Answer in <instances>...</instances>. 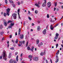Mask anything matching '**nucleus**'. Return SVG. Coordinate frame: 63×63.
Returning a JSON list of instances; mask_svg holds the SVG:
<instances>
[{"mask_svg": "<svg viewBox=\"0 0 63 63\" xmlns=\"http://www.w3.org/2000/svg\"><path fill=\"white\" fill-rule=\"evenodd\" d=\"M7 56L6 55L5 53H3V58L4 59L5 61H6L7 60V58H6Z\"/></svg>", "mask_w": 63, "mask_h": 63, "instance_id": "f257e3e1", "label": "nucleus"}, {"mask_svg": "<svg viewBox=\"0 0 63 63\" xmlns=\"http://www.w3.org/2000/svg\"><path fill=\"white\" fill-rule=\"evenodd\" d=\"M47 5L48 8H50V6H51V2H49L47 3Z\"/></svg>", "mask_w": 63, "mask_h": 63, "instance_id": "f03ea898", "label": "nucleus"}, {"mask_svg": "<svg viewBox=\"0 0 63 63\" xmlns=\"http://www.w3.org/2000/svg\"><path fill=\"white\" fill-rule=\"evenodd\" d=\"M47 3V2H46V0L45 1V2L43 3L42 5V6L43 7H45L46 6V3Z\"/></svg>", "mask_w": 63, "mask_h": 63, "instance_id": "7ed1b4c3", "label": "nucleus"}, {"mask_svg": "<svg viewBox=\"0 0 63 63\" xmlns=\"http://www.w3.org/2000/svg\"><path fill=\"white\" fill-rule=\"evenodd\" d=\"M33 60H34V61H38V60H39V59L38 57H34Z\"/></svg>", "mask_w": 63, "mask_h": 63, "instance_id": "20e7f679", "label": "nucleus"}, {"mask_svg": "<svg viewBox=\"0 0 63 63\" xmlns=\"http://www.w3.org/2000/svg\"><path fill=\"white\" fill-rule=\"evenodd\" d=\"M4 25L5 26H7V25H8V24L7 23V21H6V20H4Z\"/></svg>", "mask_w": 63, "mask_h": 63, "instance_id": "39448f33", "label": "nucleus"}, {"mask_svg": "<svg viewBox=\"0 0 63 63\" xmlns=\"http://www.w3.org/2000/svg\"><path fill=\"white\" fill-rule=\"evenodd\" d=\"M20 38L21 39H23L24 38V35L23 34H21L20 35Z\"/></svg>", "mask_w": 63, "mask_h": 63, "instance_id": "423d86ee", "label": "nucleus"}, {"mask_svg": "<svg viewBox=\"0 0 63 63\" xmlns=\"http://www.w3.org/2000/svg\"><path fill=\"white\" fill-rule=\"evenodd\" d=\"M46 31H47V30L45 29L43 32V34H46Z\"/></svg>", "mask_w": 63, "mask_h": 63, "instance_id": "0eeeda50", "label": "nucleus"}, {"mask_svg": "<svg viewBox=\"0 0 63 63\" xmlns=\"http://www.w3.org/2000/svg\"><path fill=\"white\" fill-rule=\"evenodd\" d=\"M54 27H52V25H51L50 26V29L51 30H53L54 29Z\"/></svg>", "mask_w": 63, "mask_h": 63, "instance_id": "6e6552de", "label": "nucleus"}, {"mask_svg": "<svg viewBox=\"0 0 63 63\" xmlns=\"http://www.w3.org/2000/svg\"><path fill=\"white\" fill-rule=\"evenodd\" d=\"M34 46H32V49L31 48L30 50L33 52V50H34Z\"/></svg>", "mask_w": 63, "mask_h": 63, "instance_id": "1a4fd4ad", "label": "nucleus"}, {"mask_svg": "<svg viewBox=\"0 0 63 63\" xmlns=\"http://www.w3.org/2000/svg\"><path fill=\"white\" fill-rule=\"evenodd\" d=\"M28 57L29 58H30V59H32V56L31 55H29Z\"/></svg>", "mask_w": 63, "mask_h": 63, "instance_id": "9d476101", "label": "nucleus"}, {"mask_svg": "<svg viewBox=\"0 0 63 63\" xmlns=\"http://www.w3.org/2000/svg\"><path fill=\"white\" fill-rule=\"evenodd\" d=\"M10 12V9L9 8H8L6 9V12Z\"/></svg>", "mask_w": 63, "mask_h": 63, "instance_id": "9b49d317", "label": "nucleus"}, {"mask_svg": "<svg viewBox=\"0 0 63 63\" xmlns=\"http://www.w3.org/2000/svg\"><path fill=\"white\" fill-rule=\"evenodd\" d=\"M39 42H40L39 40V39H37L36 40V44H37V45H38V44H39Z\"/></svg>", "mask_w": 63, "mask_h": 63, "instance_id": "f8f14e48", "label": "nucleus"}, {"mask_svg": "<svg viewBox=\"0 0 63 63\" xmlns=\"http://www.w3.org/2000/svg\"><path fill=\"white\" fill-rule=\"evenodd\" d=\"M13 61H13V60L12 59H11L9 61L10 63H13Z\"/></svg>", "mask_w": 63, "mask_h": 63, "instance_id": "ddd939ff", "label": "nucleus"}, {"mask_svg": "<svg viewBox=\"0 0 63 63\" xmlns=\"http://www.w3.org/2000/svg\"><path fill=\"white\" fill-rule=\"evenodd\" d=\"M13 23V21L12 20H9L8 22V23Z\"/></svg>", "mask_w": 63, "mask_h": 63, "instance_id": "4468645a", "label": "nucleus"}, {"mask_svg": "<svg viewBox=\"0 0 63 63\" xmlns=\"http://www.w3.org/2000/svg\"><path fill=\"white\" fill-rule=\"evenodd\" d=\"M40 29H41V28L40 26H38L37 27V30L38 31H40Z\"/></svg>", "mask_w": 63, "mask_h": 63, "instance_id": "2eb2a0df", "label": "nucleus"}, {"mask_svg": "<svg viewBox=\"0 0 63 63\" xmlns=\"http://www.w3.org/2000/svg\"><path fill=\"white\" fill-rule=\"evenodd\" d=\"M17 16V14H15V13H14V14H13V15H12V16L14 17V16Z\"/></svg>", "mask_w": 63, "mask_h": 63, "instance_id": "dca6fc26", "label": "nucleus"}, {"mask_svg": "<svg viewBox=\"0 0 63 63\" xmlns=\"http://www.w3.org/2000/svg\"><path fill=\"white\" fill-rule=\"evenodd\" d=\"M14 24H15V23H11V26L12 27V26H13L14 25Z\"/></svg>", "mask_w": 63, "mask_h": 63, "instance_id": "f3484780", "label": "nucleus"}, {"mask_svg": "<svg viewBox=\"0 0 63 63\" xmlns=\"http://www.w3.org/2000/svg\"><path fill=\"white\" fill-rule=\"evenodd\" d=\"M44 54V53L43 52H42L40 53V55L41 56H43Z\"/></svg>", "mask_w": 63, "mask_h": 63, "instance_id": "a211bd4d", "label": "nucleus"}, {"mask_svg": "<svg viewBox=\"0 0 63 63\" xmlns=\"http://www.w3.org/2000/svg\"><path fill=\"white\" fill-rule=\"evenodd\" d=\"M35 5L36 6H37L38 8H39L40 6V5H38V4H35Z\"/></svg>", "mask_w": 63, "mask_h": 63, "instance_id": "6ab92c4d", "label": "nucleus"}, {"mask_svg": "<svg viewBox=\"0 0 63 63\" xmlns=\"http://www.w3.org/2000/svg\"><path fill=\"white\" fill-rule=\"evenodd\" d=\"M7 15L8 16H9V15H10V12H7Z\"/></svg>", "mask_w": 63, "mask_h": 63, "instance_id": "aec40b11", "label": "nucleus"}, {"mask_svg": "<svg viewBox=\"0 0 63 63\" xmlns=\"http://www.w3.org/2000/svg\"><path fill=\"white\" fill-rule=\"evenodd\" d=\"M56 36L57 37H58L59 36V34L57 32L56 33Z\"/></svg>", "mask_w": 63, "mask_h": 63, "instance_id": "412c9836", "label": "nucleus"}, {"mask_svg": "<svg viewBox=\"0 0 63 63\" xmlns=\"http://www.w3.org/2000/svg\"><path fill=\"white\" fill-rule=\"evenodd\" d=\"M25 41L24 40L23 41H21V43H22L23 44H25Z\"/></svg>", "mask_w": 63, "mask_h": 63, "instance_id": "4be33fe9", "label": "nucleus"}, {"mask_svg": "<svg viewBox=\"0 0 63 63\" xmlns=\"http://www.w3.org/2000/svg\"><path fill=\"white\" fill-rule=\"evenodd\" d=\"M9 2L11 4H14V2H13V1H10V0H9Z\"/></svg>", "mask_w": 63, "mask_h": 63, "instance_id": "5701e85b", "label": "nucleus"}, {"mask_svg": "<svg viewBox=\"0 0 63 63\" xmlns=\"http://www.w3.org/2000/svg\"><path fill=\"white\" fill-rule=\"evenodd\" d=\"M18 56L17 55L16 58V60L17 62L18 60Z\"/></svg>", "mask_w": 63, "mask_h": 63, "instance_id": "b1692460", "label": "nucleus"}, {"mask_svg": "<svg viewBox=\"0 0 63 63\" xmlns=\"http://www.w3.org/2000/svg\"><path fill=\"white\" fill-rule=\"evenodd\" d=\"M27 49L28 50H30L31 49L29 47H28L27 48Z\"/></svg>", "mask_w": 63, "mask_h": 63, "instance_id": "393cba45", "label": "nucleus"}, {"mask_svg": "<svg viewBox=\"0 0 63 63\" xmlns=\"http://www.w3.org/2000/svg\"><path fill=\"white\" fill-rule=\"evenodd\" d=\"M58 61H59V59H57L56 61H55V62L57 63L58 62Z\"/></svg>", "mask_w": 63, "mask_h": 63, "instance_id": "a878e982", "label": "nucleus"}, {"mask_svg": "<svg viewBox=\"0 0 63 63\" xmlns=\"http://www.w3.org/2000/svg\"><path fill=\"white\" fill-rule=\"evenodd\" d=\"M3 26H2V25H0V29H3Z\"/></svg>", "mask_w": 63, "mask_h": 63, "instance_id": "bb28decb", "label": "nucleus"}, {"mask_svg": "<svg viewBox=\"0 0 63 63\" xmlns=\"http://www.w3.org/2000/svg\"><path fill=\"white\" fill-rule=\"evenodd\" d=\"M18 39H16L15 41V43L16 44H17L18 42Z\"/></svg>", "mask_w": 63, "mask_h": 63, "instance_id": "cd10ccee", "label": "nucleus"}, {"mask_svg": "<svg viewBox=\"0 0 63 63\" xmlns=\"http://www.w3.org/2000/svg\"><path fill=\"white\" fill-rule=\"evenodd\" d=\"M11 53H9V58H10L11 57Z\"/></svg>", "mask_w": 63, "mask_h": 63, "instance_id": "c85d7f7f", "label": "nucleus"}, {"mask_svg": "<svg viewBox=\"0 0 63 63\" xmlns=\"http://www.w3.org/2000/svg\"><path fill=\"white\" fill-rule=\"evenodd\" d=\"M58 38V37L56 36L55 37L54 39L55 40H57Z\"/></svg>", "mask_w": 63, "mask_h": 63, "instance_id": "c756f323", "label": "nucleus"}, {"mask_svg": "<svg viewBox=\"0 0 63 63\" xmlns=\"http://www.w3.org/2000/svg\"><path fill=\"white\" fill-rule=\"evenodd\" d=\"M38 10H36L35 11V14H38Z\"/></svg>", "mask_w": 63, "mask_h": 63, "instance_id": "7c9ffc66", "label": "nucleus"}, {"mask_svg": "<svg viewBox=\"0 0 63 63\" xmlns=\"http://www.w3.org/2000/svg\"><path fill=\"white\" fill-rule=\"evenodd\" d=\"M56 48H57V47H58V44H56Z\"/></svg>", "mask_w": 63, "mask_h": 63, "instance_id": "2f4dec72", "label": "nucleus"}, {"mask_svg": "<svg viewBox=\"0 0 63 63\" xmlns=\"http://www.w3.org/2000/svg\"><path fill=\"white\" fill-rule=\"evenodd\" d=\"M28 18H29V20H31L32 19H31V17H30V16H29L28 17Z\"/></svg>", "mask_w": 63, "mask_h": 63, "instance_id": "473e14b6", "label": "nucleus"}, {"mask_svg": "<svg viewBox=\"0 0 63 63\" xmlns=\"http://www.w3.org/2000/svg\"><path fill=\"white\" fill-rule=\"evenodd\" d=\"M59 25V24H57L54 26V27H56L57 26H58Z\"/></svg>", "mask_w": 63, "mask_h": 63, "instance_id": "72a5a7b5", "label": "nucleus"}, {"mask_svg": "<svg viewBox=\"0 0 63 63\" xmlns=\"http://www.w3.org/2000/svg\"><path fill=\"white\" fill-rule=\"evenodd\" d=\"M3 33H4V32H1L0 33V34L1 35H3Z\"/></svg>", "mask_w": 63, "mask_h": 63, "instance_id": "f704fd0d", "label": "nucleus"}, {"mask_svg": "<svg viewBox=\"0 0 63 63\" xmlns=\"http://www.w3.org/2000/svg\"><path fill=\"white\" fill-rule=\"evenodd\" d=\"M12 5H13V7H14V8L15 7V4H14V3H13V4L12 3Z\"/></svg>", "mask_w": 63, "mask_h": 63, "instance_id": "c9c22d12", "label": "nucleus"}, {"mask_svg": "<svg viewBox=\"0 0 63 63\" xmlns=\"http://www.w3.org/2000/svg\"><path fill=\"white\" fill-rule=\"evenodd\" d=\"M12 42H13V43H15V40H12Z\"/></svg>", "mask_w": 63, "mask_h": 63, "instance_id": "e433bc0d", "label": "nucleus"}, {"mask_svg": "<svg viewBox=\"0 0 63 63\" xmlns=\"http://www.w3.org/2000/svg\"><path fill=\"white\" fill-rule=\"evenodd\" d=\"M20 10L19 9H18V10L17 11V12H18V15H19V11Z\"/></svg>", "mask_w": 63, "mask_h": 63, "instance_id": "4c0bfd02", "label": "nucleus"}, {"mask_svg": "<svg viewBox=\"0 0 63 63\" xmlns=\"http://www.w3.org/2000/svg\"><path fill=\"white\" fill-rule=\"evenodd\" d=\"M6 15L7 14L6 13H4V16H6Z\"/></svg>", "mask_w": 63, "mask_h": 63, "instance_id": "58836bf2", "label": "nucleus"}, {"mask_svg": "<svg viewBox=\"0 0 63 63\" xmlns=\"http://www.w3.org/2000/svg\"><path fill=\"white\" fill-rule=\"evenodd\" d=\"M5 3L6 4H8V3L7 2V0H5Z\"/></svg>", "mask_w": 63, "mask_h": 63, "instance_id": "ea45409f", "label": "nucleus"}, {"mask_svg": "<svg viewBox=\"0 0 63 63\" xmlns=\"http://www.w3.org/2000/svg\"><path fill=\"white\" fill-rule=\"evenodd\" d=\"M56 58L57 59H59V58H58V55L56 56Z\"/></svg>", "mask_w": 63, "mask_h": 63, "instance_id": "a19ab883", "label": "nucleus"}, {"mask_svg": "<svg viewBox=\"0 0 63 63\" xmlns=\"http://www.w3.org/2000/svg\"><path fill=\"white\" fill-rule=\"evenodd\" d=\"M47 18H49V14H47Z\"/></svg>", "mask_w": 63, "mask_h": 63, "instance_id": "79ce46f5", "label": "nucleus"}, {"mask_svg": "<svg viewBox=\"0 0 63 63\" xmlns=\"http://www.w3.org/2000/svg\"><path fill=\"white\" fill-rule=\"evenodd\" d=\"M3 56H0V59H2V57Z\"/></svg>", "mask_w": 63, "mask_h": 63, "instance_id": "37998d69", "label": "nucleus"}, {"mask_svg": "<svg viewBox=\"0 0 63 63\" xmlns=\"http://www.w3.org/2000/svg\"><path fill=\"white\" fill-rule=\"evenodd\" d=\"M18 32H21V28H20L19 29Z\"/></svg>", "mask_w": 63, "mask_h": 63, "instance_id": "c03bdc74", "label": "nucleus"}, {"mask_svg": "<svg viewBox=\"0 0 63 63\" xmlns=\"http://www.w3.org/2000/svg\"><path fill=\"white\" fill-rule=\"evenodd\" d=\"M12 26H9L8 27V28H12Z\"/></svg>", "mask_w": 63, "mask_h": 63, "instance_id": "a18cd8bd", "label": "nucleus"}, {"mask_svg": "<svg viewBox=\"0 0 63 63\" xmlns=\"http://www.w3.org/2000/svg\"><path fill=\"white\" fill-rule=\"evenodd\" d=\"M18 15L19 16V19H21V17H20V16H19V15Z\"/></svg>", "mask_w": 63, "mask_h": 63, "instance_id": "49530a36", "label": "nucleus"}, {"mask_svg": "<svg viewBox=\"0 0 63 63\" xmlns=\"http://www.w3.org/2000/svg\"><path fill=\"white\" fill-rule=\"evenodd\" d=\"M18 53V52H16L15 53V55H16Z\"/></svg>", "mask_w": 63, "mask_h": 63, "instance_id": "de8ad7c7", "label": "nucleus"}, {"mask_svg": "<svg viewBox=\"0 0 63 63\" xmlns=\"http://www.w3.org/2000/svg\"><path fill=\"white\" fill-rule=\"evenodd\" d=\"M12 34H11L10 35V38H12Z\"/></svg>", "mask_w": 63, "mask_h": 63, "instance_id": "09e8293b", "label": "nucleus"}, {"mask_svg": "<svg viewBox=\"0 0 63 63\" xmlns=\"http://www.w3.org/2000/svg\"><path fill=\"white\" fill-rule=\"evenodd\" d=\"M18 5H19L20 4V2H19V1H18Z\"/></svg>", "mask_w": 63, "mask_h": 63, "instance_id": "8fccbe9b", "label": "nucleus"}, {"mask_svg": "<svg viewBox=\"0 0 63 63\" xmlns=\"http://www.w3.org/2000/svg\"><path fill=\"white\" fill-rule=\"evenodd\" d=\"M14 19H16V16H14Z\"/></svg>", "mask_w": 63, "mask_h": 63, "instance_id": "3c124183", "label": "nucleus"}, {"mask_svg": "<svg viewBox=\"0 0 63 63\" xmlns=\"http://www.w3.org/2000/svg\"><path fill=\"white\" fill-rule=\"evenodd\" d=\"M28 42L27 41V42L26 46H28Z\"/></svg>", "mask_w": 63, "mask_h": 63, "instance_id": "603ef678", "label": "nucleus"}, {"mask_svg": "<svg viewBox=\"0 0 63 63\" xmlns=\"http://www.w3.org/2000/svg\"><path fill=\"white\" fill-rule=\"evenodd\" d=\"M41 45L40 44H39L38 45V46L39 47H41Z\"/></svg>", "mask_w": 63, "mask_h": 63, "instance_id": "864d4df0", "label": "nucleus"}, {"mask_svg": "<svg viewBox=\"0 0 63 63\" xmlns=\"http://www.w3.org/2000/svg\"><path fill=\"white\" fill-rule=\"evenodd\" d=\"M14 49V47H12L10 48V49L13 50V49Z\"/></svg>", "mask_w": 63, "mask_h": 63, "instance_id": "5fc2aeb1", "label": "nucleus"}, {"mask_svg": "<svg viewBox=\"0 0 63 63\" xmlns=\"http://www.w3.org/2000/svg\"><path fill=\"white\" fill-rule=\"evenodd\" d=\"M40 45L41 46H42V45H43V43H42V42H41L40 43Z\"/></svg>", "mask_w": 63, "mask_h": 63, "instance_id": "6e6d98bb", "label": "nucleus"}, {"mask_svg": "<svg viewBox=\"0 0 63 63\" xmlns=\"http://www.w3.org/2000/svg\"><path fill=\"white\" fill-rule=\"evenodd\" d=\"M13 62L14 63H16V61H14Z\"/></svg>", "mask_w": 63, "mask_h": 63, "instance_id": "4d7b16f0", "label": "nucleus"}, {"mask_svg": "<svg viewBox=\"0 0 63 63\" xmlns=\"http://www.w3.org/2000/svg\"><path fill=\"white\" fill-rule=\"evenodd\" d=\"M59 53H58V52H57L56 53V54L57 55H58L59 54Z\"/></svg>", "mask_w": 63, "mask_h": 63, "instance_id": "13d9d810", "label": "nucleus"}, {"mask_svg": "<svg viewBox=\"0 0 63 63\" xmlns=\"http://www.w3.org/2000/svg\"><path fill=\"white\" fill-rule=\"evenodd\" d=\"M24 25H25V22L24 21V23H23Z\"/></svg>", "mask_w": 63, "mask_h": 63, "instance_id": "bf43d9fd", "label": "nucleus"}, {"mask_svg": "<svg viewBox=\"0 0 63 63\" xmlns=\"http://www.w3.org/2000/svg\"><path fill=\"white\" fill-rule=\"evenodd\" d=\"M18 32V35H20V33L21 32Z\"/></svg>", "mask_w": 63, "mask_h": 63, "instance_id": "052dcab7", "label": "nucleus"}, {"mask_svg": "<svg viewBox=\"0 0 63 63\" xmlns=\"http://www.w3.org/2000/svg\"><path fill=\"white\" fill-rule=\"evenodd\" d=\"M18 46H19V47H21V44H20L19 45H18Z\"/></svg>", "mask_w": 63, "mask_h": 63, "instance_id": "680f3d73", "label": "nucleus"}, {"mask_svg": "<svg viewBox=\"0 0 63 63\" xmlns=\"http://www.w3.org/2000/svg\"><path fill=\"white\" fill-rule=\"evenodd\" d=\"M56 9V8L55 7L54 9V11H55Z\"/></svg>", "mask_w": 63, "mask_h": 63, "instance_id": "e2e57ef3", "label": "nucleus"}, {"mask_svg": "<svg viewBox=\"0 0 63 63\" xmlns=\"http://www.w3.org/2000/svg\"><path fill=\"white\" fill-rule=\"evenodd\" d=\"M4 40V37H3L2 38V41H3V40Z\"/></svg>", "mask_w": 63, "mask_h": 63, "instance_id": "0e129e2a", "label": "nucleus"}, {"mask_svg": "<svg viewBox=\"0 0 63 63\" xmlns=\"http://www.w3.org/2000/svg\"><path fill=\"white\" fill-rule=\"evenodd\" d=\"M55 7H56V6H57V3H55Z\"/></svg>", "mask_w": 63, "mask_h": 63, "instance_id": "69168bd1", "label": "nucleus"}, {"mask_svg": "<svg viewBox=\"0 0 63 63\" xmlns=\"http://www.w3.org/2000/svg\"><path fill=\"white\" fill-rule=\"evenodd\" d=\"M46 63H48V62L47 61V60H46Z\"/></svg>", "mask_w": 63, "mask_h": 63, "instance_id": "338daca9", "label": "nucleus"}, {"mask_svg": "<svg viewBox=\"0 0 63 63\" xmlns=\"http://www.w3.org/2000/svg\"><path fill=\"white\" fill-rule=\"evenodd\" d=\"M57 11H59V9L58 8H57L56 9Z\"/></svg>", "mask_w": 63, "mask_h": 63, "instance_id": "774afa93", "label": "nucleus"}]
</instances>
